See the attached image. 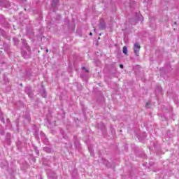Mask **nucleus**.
<instances>
[{
  "label": "nucleus",
  "instance_id": "obj_3",
  "mask_svg": "<svg viewBox=\"0 0 179 179\" xmlns=\"http://www.w3.org/2000/svg\"><path fill=\"white\" fill-rule=\"evenodd\" d=\"M123 54L128 55V48L127 46L123 47Z\"/></svg>",
  "mask_w": 179,
  "mask_h": 179
},
{
  "label": "nucleus",
  "instance_id": "obj_7",
  "mask_svg": "<svg viewBox=\"0 0 179 179\" xmlns=\"http://www.w3.org/2000/svg\"><path fill=\"white\" fill-rule=\"evenodd\" d=\"M48 51H49L48 49H47V50H46V52H48Z\"/></svg>",
  "mask_w": 179,
  "mask_h": 179
},
{
  "label": "nucleus",
  "instance_id": "obj_4",
  "mask_svg": "<svg viewBox=\"0 0 179 179\" xmlns=\"http://www.w3.org/2000/svg\"><path fill=\"white\" fill-rule=\"evenodd\" d=\"M120 68L121 69H124V65L120 64Z\"/></svg>",
  "mask_w": 179,
  "mask_h": 179
},
{
  "label": "nucleus",
  "instance_id": "obj_6",
  "mask_svg": "<svg viewBox=\"0 0 179 179\" xmlns=\"http://www.w3.org/2000/svg\"><path fill=\"white\" fill-rule=\"evenodd\" d=\"M90 36H93V33L90 32Z\"/></svg>",
  "mask_w": 179,
  "mask_h": 179
},
{
  "label": "nucleus",
  "instance_id": "obj_9",
  "mask_svg": "<svg viewBox=\"0 0 179 179\" xmlns=\"http://www.w3.org/2000/svg\"><path fill=\"white\" fill-rule=\"evenodd\" d=\"M86 72H89V70H86Z\"/></svg>",
  "mask_w": 179,
  "mask_h": 179
},
{
  "label": "nucleus",
  "instance_id": "obj_1",
  "mask_svg": "<svg viewBox=\"0 0 179 179\" xmlns=\"http://www.w3.org/2000/svg\"><path fill=\"white\" fill-rule=\"evenodd\" d=\"M134 54L136 57H139V51H141V45L139 43H134Z\"/></svg>",
  "mask_w": 179,
  "mask_h": 179
},
{
  "label": "nucleus",
  "instance_id": "obj_2",
  "mask_svg": "<svg viewBox=\"0 0 179 179\" xmlns=\"http://www.w3.org/2000/svg\"><path fill=\"white\" fill-rule=\"evenodd\" d=\"M99 30H104V29H106V23L101 22L99 24Z\"/></svg>",
  "mask_w": 179,
  "mask_h": 179
},
{
  "label": "nucleus",
  "instance_id": "obj_5",
  "mask_svg": "<svg viewBox=\"0 0 179 179\" xmlns=\"http://www.w3.org/2000/svg\"><path fill=\"white\" fill-rule=\"evenodd\" d=\"M148 106H150V103H147L145 107H148Z\"/></svg>",
  "mask_w": 179,
  "mask_h": 179
},
{
  "label": "nucleus",
  "instance_id": "obj_10",
  "mask_svg": "<svg viewBox=\"0 0 179 179\" xmlns=\"http://www.w3.org/2000/svg\"><path fill=\"white\" fill-rule=\"evenodd\" d=\"M83 69H85V67H83Z\"/></svg>",
  "mask_w": 179,
  "mask_h": 179
},
{
  "label": "nucleus",
  "instance_id": "obj_8",
  "mask_svg": "<svg viewBox=\"0 0 179 179\" xmlns=\"http://www.w3.org/2000/svg\"><path fill=\"white\" fill-rule=\"evenodd\" d=\"M52 6H53V7H55V5L52 4Z\"/></svg>",
  "mask_w": 179,
  "mask_h": 179
}]
</instances>
